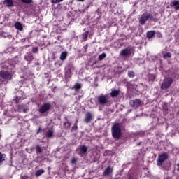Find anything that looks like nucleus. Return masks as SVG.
<instances>
[{"label":"nucleus","mask_w":179,"mask_h":179,"mask_svg":"<svg viewBox=\"0 0 179 179\" xmlns=\"http://www.w3.org/2000/svg\"><path fill=\"white\" fill-rule=\"evenodd\" d=\"M0 138H1V134H0Z\"/></svg>","instance_id":"nucleus-43"},{"label":"nucleus","mask_w":179,"mask_h":179,"mask_svg":"<svg viewBox=\"0 0 179 179\" xmlns=\"http://www.w3.org/2000/svg\"><path fill=\"white\" fill-rule=\"evenodd\" d=\"M54 134V131L52 130H48L46 132V136L47 138H52V135Z\"/></svg>","instance_id":"nucleus-23"},{"label":"nucleus","mask_w":179,"mask_h":179,"mask_svg":"<svg viewBox=\"0 0 179 179\" xmlns=\"http://www.w3.org/2000/svg\"><path fill=\"white\" fill-rule=\"evenodd\" d=\"M92 118H93L92 113H87L85 118V122H87V124L88 122H90V121H92Z\"/></svg>","instance_id":"nucleus-15"},{"label":"nucleus","mask_w":179,"mask_h":179,"mask_svg":"<svg viewBox=\"0 0 179 179\" xmlns=\"http://www.w3.org/2000/svg\"><path fill=\"white\" fill-rule=\"evenodd\" d=\"M62 1L64 0H55V1L52 0V2L53 3H59V2H62Z\"/></svg>","instance_id":"nucleus-34"},{"label":"nucleus","mask_w":179,"mask_h":179,"mask_svg":"<svg viewBox=\"0 0 179 179\" xmlns=\"http://www.w3.org/2000/svg\"><path fill=\"white\" fill-rule=\"evenodd\" d=\"M89 36V31H85L84 34H83V39L84 41H86L87 40V37Z\"/></svg>","instance_id":"nucleus-25"},{"label":"nucleus","mask_w":179,"mask_h":179,"mask_svg":"<svg viewBox=\"0 0 179 179\" xmlns=\"http://www.w3.org/2000/svg\"><path fill=\"white\" fill-rule=\"evenodd\" d=\"M176 167H177V168H176L177 171H179V164H176Z\"/></svg>","instance_id":"nucleus-38"},{"label":"nucleus","mask_w":179,"mask_h":179,"mask_svg":"<svg viewBox=\"0 0 179 179\" xmlns=\"http://www.w3.org/2000/svg\"><path fill=\"white\" fill-rule=\"evenodd\" d=\"M152 20L153 19V15L149 13H144L141 15V17L139 19V23L140 24H145L148 20Z\"/></svg>","instance_id":"nucleus-3"},{"label":"nucleus","mask_w":179,"mask_h":179,"mask_svg":"<svg viewBox=\"0 0 179 179\" xmlns=\"http://www.w3.org/2000/svg\"><path fill=\"white\" fill-rule=\"evenodd\" d=\"M51 108V104L50 103H45L42 105L39 109V112L43 113H47L48 110Z\"/></svg>","instance_id":"nucleus-8"},{"label":"nucleus","mask_w":179,"mask_h":179,"mask_svg":"<svg viewBox=\"0 0 179 179\" xmlns=\"http://www.w3.org/2000/svg\"><path fill=\"white\" fill-rule=\"evenodd\" d=\"M98 103L101 104V106H106V104H108L110 103V96L108 95H101L98 97Z\"/></svg>","instance_id":"nucleus-5"},{"label":"nucleus","mask_w":179,"mask_h":179,"mask_svg":"<svg viewBox=\"0 0 179 179\" xmlns=\"http://www.w3.org/2000/svg\"><path fill=\"white\" fill-rule=\"evenodd\" d=\"M169 58H171V53L166 52V53L164 54V55H163L164 59H169Z\"/></svg>","instance_id":"nucleus-24"},{"label":"nucleus","mask_w":179,"mask_h":179,"mask_svg":"<svg viewBox=\"0 0 179 179\" xmlns=\"http://www.w3.org/2000/svg\"><path fill=\"white\" fill-rule=\"evenodd\" d=\"M19 62H20V59L19 58V57H15V58L11 59L8 61V64L12 65L13 66L16 65V64H19Z\"/></svg>","instance_id":"nucleus-13"},{"label":"nucleus","mask_w":179,"mask_h":179,"mask_svg":"<svg viewBox=\"0 0 179 179\" xmlns=\"http://www.w3.org/2000/svg\"><path fill=\"white\" fill-rule=\"evenodd\" d=\"M128 76H129V78H134L135 77V73L134 71H128Z\"/></svg>","instance_id":"nucleus-29"},{"label":"nucleus","mask_w":179,"mask_h":179,"mask_svg":"<svg viewBox=\"0 0 179 179\" xmlns=\"http://www.w3.org/2000/svg\"><path fill=\"white\" fill-rule=\"evenodd\" d=\"M78 2H85V0H76Z\"/></svg>","instance_id":"nucleus-39"},{"label":"nucleus","mask_w":179,"mask_h":179,"mask_svg":"<svg viewBox=\"0 0 179 179\" xmlns=\"http://www.w3.org/2000/svg\"><path fill=\"white\" fill-rule=\"evenodd\" d=\"M43 173H44V170L41 169L36 172L35 176H36V177H38L39 176H41V174H43Z\"/></svg>","instance_id":"nucleus-28"},{"label":"nucleus","mask_w":179,"mask_h":179,"mask_svg":"<svg viewBox=\"0 0 179 179\" xmlns=\"http://www.w3.org/2000/svg\"><path fill=\"white\" fill-rule=\"evenodd\" d=\"M113 173V169L111 167H108L106 169L105 171L103 172L104 176H109Z\"/></svg>","instance_id":"nucleus-17"},{"label":"nucleus","mask_w":179,"mask_h":179,"mask_svg":"<svg viewBox=\"0 0 179 179\" xmlns=\"http://www.w3.org/2000/svg\"><path fill=\"white\" fill-rule=\"evenodd\" d=\"M3 4L6 8H13L15 6V0H4Z\"/></svg>","instance_id":"nucleus-9"},{"label":"nucleus","mask_w":179,"mask_h":179,"mask_svg":"<svg viewBox=\"0 0 179 179\" xmlns=\"http://www.w3.org/2000/svg\"><path fill=\"white\" fill-rule=\"evenodd\" d=\"M106 57H107V55H106V53H102L101 55H99V61H103V58H106Z\"/></svg>","instance_id":"nucleus-27"},{"label":"nucleus","mask_w":179,"mask_h":179,"mask_svg":"<svg viewBox=\"0 0 179 179\" xmlns=\"http://www.w3.org/2000/svg\"><path fill=\"white\" fill-rule=\"evenodd\" d=\"M17 99L18 100H24V97H23V96H18V97H17Z\"/></svg>","instance_id":"nucleus-36"},{"label":"nucleus","mask_w":179,"mask_h":179,"mask_svg":"<svg viewBox=\"0 0 179 179\" xmlns=\"http://www.w3.org/2000/svg\"><path fill=\"white\" fill-rule=\"evenodd\" d=\"M21 179H29V177L27 176H24L21 178Z\"/></svg>","instance_id":"nucleus-37"},{"label":"nucleus","mask_w":179,"mask_h":179,"mask_svg":"<svg viewBox=\"0 0 179 179\" xmlns=\"http://www.w3.org/2000/svg\"><path fill=\"white\" fill-rule=\"evenodd\" d=\"M6 159V155L2 154L0 152V164L2 163V162H5Z\"/></svg>","instance_id":"nucleus-22"},{"label":"nucleus","mask_w":179,"mask_h":179,"mask_svg":"<svg viewBox=\"0 0 179 179\" xmlns=\"http://www.w3.org/2000/svg\"><path fill=\"white\" fill-rule=\"evenodd\" d=\"M15 27L17 30H20V31L23 30V25H22V23L19 22L15 23Z\"/></svg>","instance_id":"nucleus-18"},{"label":"nucleus","mask_w":179,"mask_h":179,"mask_svg":"<svg viewBox=\"0 0 179 179\" xmlns=\"http://www.w3.org/2000/svg\"><path fill=\"white\" fill-rule=\"evenodd\" d=\"M168 157H169V155H167V153H164L160 155L157 162V165L162 166V164H163V162H164V160H166Z\"/></svg>","instance_id":"nucleus-7"},{"label":"nucleus","mask_w":179,"mask_h":179,"mask_svg":"<svg viewBox=\"0 0 179 179\" xmlns=\"http://www.w3.org/2000/svg\"><path fill=\"white\" fill-rule=\"evenodd\" d=\"M78 159H76V158H73L71 159V164H76V162Z\"/></svg>","instance_id":"nucleus-33"},{"label":"nucleus","mask_w":179,"mask_h":179,"mask_svg":"<svg viewBox=\"0 0 179 179\" xmlns=\"http://www.w3.org/2000/svg\"><path fill=\"white\" fill-rule=\"evenodd\" d=\"M172 83H173V78H166L163 80L162 83L161 89H162V90H167V89H169V87L171 86Z\"/></svg>","instance_id":"nucleus-4"},{"label":"nucleus","mask_w":179,"mask_h":179,"mask_svg":"<svg viewBox=\"0 0 179 179\" xmlns=\"http://www.w3.org/2000/svg\"><path fill=\"white\" fill-rule=\"evenodd\" d=\"M29 110V106L27 105L22 104L18 106V111L20 113H27Z\"/></svg>","instance_id":"nucleus-11"},{"label":"nucleus","mask_w":179,"mask_h":179,"mask_svg":"<svg viewBox=\"0 0 179 179\" xmlns=\"http://www.w3.org/2000/svg\"><path fill=\"white\" fill-rule=\"evenodd\" d=\"M71 73V71H69L66 72V73Z\"/></svg>","instance_id":"nucleus-41"},{"label":"nucleus","mask_w":179,"mask_h":179,"mask_svg":"<svg viewBox=\"0 0 179 179\" xmlns=\"http://www.w3.org/2000/svg\"><path fill=\"white\" fill-rule=\"evenodd\" d=\"M40 133V129L37 131V134Z\"/></svg>","instance_id":"nucleus-40"},{"label":"nucleus","mask_w":179,"mask_h":179,"mask_svg":"<svg viewBox=\"0 0 179 179\" xmlns=\"http://www.w3.org/2000/svg\"><path fill=\"white\" fill-rule=\"evenodd\" d=\"M0 77L3 78L6 80H10V79H12V74L8 71H1Z\"/></svg>","instance_id":"nucleus-6"},{"label":"nucleus","mask_w":179,"mask_h":179,"mask_svg":"<svg viewBox=\"0 0 179 179\" xmlns=\"http://www.w3.org/2000/svg\"><path fill=\"white\" fill-rule=\"evenodd\" d=\"M112 135L115 139L121 138V124L115 123L112 127Z\"/></svg>","instance_id":"nucleus-2"},{"label":"nucleus","mask_w":179,"mask_h":179,"mask_svg":"<svg viewBox=\"0 0 179 179\" xmlns=\"http://www.w3.org/2000/svg\"><path fill=\"white\" fill-rule=\"evenodd\" d=\"M76 129H78V125L76 124L72 127L71 131L72 132H73V131H76Z\"/></svg>","instance_id":"nucleus-32"},{"label":"nucleus","mask_w":179,"mask_h":179,"mask_svg":"<svg viewBox=\"0 0 179 179\" xmlns=\"http://www.w3.org/2000/svg\"><path fill=\"white\" fill-rule=\"evenodd\" d=\"M69 125H71L69 123H67Z\"/></svg>","instance_id":"nucleus-42"},{"label":"nucleus","mask_w":179,"mask_h":179,"mask_svg":"<svg viewBox=\"0 0 179 179\" xmlns=\"http://www.w3.org/2000/svg\"><path fill=\"white\" fill-rule=\"evenodd\" d=\"M120 94V91L117 90H112L110 95L112 97H117V96H118V94Z\"/></svg>","instance_id":"nucleus-20"},{"label":"nucleus","mask_w":179,"mask_h":179,"mask_svg":"<svg viewBox=\"0 0 179 179\" xmlns=\"http://www.w3.org/2000/svg\"><path fill=\"white\" fill-rule=\"evenodd\" d=\"M21 2H22V3H32L33 0H20Z\"/></svg>","instance_id":"nucleus-30"},{"label":"nucleus","mask_w":179,"mask_h":179,"mask_svg":"<svg viewBox=\"0 0 179 179\" xmlns=\"http://www.w3.org/2000/svg\"><path fill=\"white\" fill-rule=\"evenodd\" d=\"M135 54V50H134V48L132 47H128L125 49H123L120 51V55L122 57V58H124V59H128V58H130V57H132Z\"/></svg>","instance_id":"nucleus-1"},{"label":"nucleus","mask_w":179,"mask_h":179,"mask_svg":"<svg viewBox=\"0 0 179 179\" xmlns=\"http://www.w3.org/2000/svg\"><path fill=\"white\" fill-rule=\"evenodd\" d=\"M129 104L131 107H139L141 106V100L139 99H136V100H131L129 101Z\"/></svg>","instance_id":"nucleus-12"},{"label":"nucleus","mask_w":179,"mask_h":179,"mask_svg":"<svg viewBox=\"0 0 179 179\" xmlns=\"http://www.w3.org/2000/svg\"><path fill=\"white\" fill-rule=\"evenodd\" d=\"M87 152V147L86 145H82L76 150L78 155H85Z\"/></svg>","instance_id":"nucleus-10"},{"label":"nucleus","mask_w":179,"mask_h":179,"mask_svg":"<svg viewBox=\"0 0 179 179\" xmlns=\"http://www.w3.org/2000/svg\"><path fill=\"white\" fill-rule=\"evenodd\" d=\"M156 32L155 31H149L147 32V38H152L155 36Z\"/></svg>","instance_id":"nucleus-19"},{"label":"nucleus","mask_w":179,"mask_h":179,"mask_svg":"<svg viewBox=\"0 0 179 179\" xmlns=\"http://www.w3.org/2000/svg\"><path fill=\"white\" fill-rule=\"evenodd\" d=\"M172 6H174L176 10H179V1H173L171 2Z\"/></svg>","instance_id":"nucleus-16"},{"label":"nucleus","mask_w":179,"mask_h":179,"mask_svg":"<svg viewBox=\"0 0 179 179\" xmlns=\"http://www.w3.org/2000/svg\"><path fill=\"white\" fill-rule=\"evenodd\" d=\"M33 52H37V51H38V47H35L33 48L32 50Z\"/></svg>","instance_id":"nucleus-35"},{"label":"nucleus","mask_w":179,"mask_h":179,"mask_svg":"<svg viewBox=\"0 0 179 179\" xmlns=\"http://www.w3.org/2000/svg\"><path fill=\"white\" fill-rule=\"evenodd\" d=\"M34 59V57H33V54H31V52H27L26 53L25 56H24V59L26 61H28L29 62H31L33 59Z\"/></svg>","instance_id":"nucleus-14"},{"label":"nucleus","mask_w":179,"mask_h":179,"mask_svg":"<svg viewBox=\"0 0 179 179\" xmlns=\"http://www.w3.org/2000/svg\"><path fill=\"white\" fill-rule=\"evenodd\" d=\"M36 151L38 152V153H41V152H43V150L41 149V147L38 145L36 146Z\"/></svg>","instance_id":"nucleus-31"},{"label":"nucleus","mask_w":179,"mask_h":179,"mask_svg":"<svg viewBox=\"0 0 179 179\" xmlns=\"http://www.w3.org/2000/svg\"><path fill=\"white\" fill-rule=\"evenodd\" d=\"M66 57H68V52H62L60 55L61 61H65V59H66Z\"/></svg>","instance_id":"nucleus-21"},{"label":"nucleus","mask_w":179,"mask_h":179,"mask_svg":"<svg viewBox=\"0 0 179 179\" xmlns=\"http://www.w3.org/2000/svg\"><path fill=\"white\" fill-rule=\"evenodd\" d=\"M73 89H75L76 91L80 90V89H82V85L79 83L75 84Z\"/></svg>","instance_id":"nucleus-26"}]
</instances>
